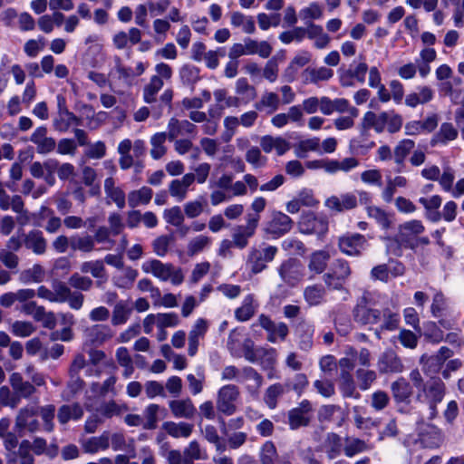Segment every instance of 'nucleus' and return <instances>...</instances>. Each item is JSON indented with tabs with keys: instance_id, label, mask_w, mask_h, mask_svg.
<instances>
[{
	"instance_id": "1",
	"label": "nucleus",
	"mask_w": 464,
	"mask_h": 464,
	"mask_svg": "<svg viewBox=\"0 0 464 464\" xmlns=\"http://www.w3.org/2000/svg\"><path fill=\"white\" fill-rule=\"evenodd\" d=\"M141 269L145 274H150L162 282H170L173 285H179L184 281V274L180 267L159 259L144 261Z\"/></svg>"
},
{
	"instance_id": "2",
	"label": "nucleus",
	"mask_w": 464,
	"mask_h": 464,
	"mask_svg": "<svg viewBox=\"0 0 464 464\" xmlns=\"http://www.w3.org/2000/svg\"><path fill=\"white\" fill-rule=\"evenodd\" d=\"M446 394V385L439 378L430 379L419 393V399L429 406V418L433 420L438 415L437 406L440 404Z\"/></svg>"
},
{
	"instance_id": "3",
	"label": "nucleus",
	"mask_w": 464,
	"mask_h": 464,
	"mask_svg": "<svg viewBox=\"0 0 464 464\" xmlns=\"http://www.w3.org/2000/svg\"><path fill=\"white\" fill-rule=\"evenodd\" d=\"M278 252L275 246L262 244L258 247H253L249 251L247 264L254 274L261 273L272 262Z\"/></svg>"
},
{
	"instance_id": "4",
	"label": "nucleus",
	"mask_w": 464,
	"mask_h": 464,
	"mask_svg": "<svg viewBox=\"0 0 464 464\" xmlns=\"http://www.w3.org/2000/svg\"><path fill=\"white\" fill-rule=\"evenodd\" d=\"M372 294L366 292L358 301L354 310V321L361 324H375L382 317L381 311L371 308L372 304Z\"/></svg>"
},
{
	"instance_id": "5",
	"label": "nucleus",
	"mask_w": 464,
	"mask_h": 464,
	"mask_svg": "<svg viewBox=\"0 0 464 464\" xmlns=\"http://www.w3.org/2000/svg\"><path fill=\"white\" fill-rule=\"evenodd\" d=\"M298 229L304 235L322 237L328 231V221L323 216L312 212L304 213L298 222Z\"/></svg>"
},
{
	"instance_id": "6",
	"label": "nucleus",
	"mask_w": 464,
	"mask_h": 464,
	"mask_svg": "<svg viewBox=\"0 0 464 464\" xmlns=\"http://www.w3.org/2000/svg\"><path fill=\"white\" fill-rule=\"evenodd\" d=\"M38 413L39 407L36 405L31 404L22 408L15 419V430L20 434L24 431H37L39 430Z\"/></svg>"
},
{
	"instance_id": "7",
	"label": "nucleus",
	"mask_w": 464,
	"mask_h": 464,
	"mask_svg": "<svg viewBox=\"0 0 464 464\" xmlns=\"http://www.w3.org/2000/svg\"><path fill=\"white\" fill-rule=\"evenodd\" d=\"M260 217L257 215H246V225L237 226L232 234V244L242 249L248 244L249 238H251L258 227Z\"/></svg>"
},
{
	"instance_id": "8",
	"label": "nucleus",
	"mask_w": 464,
	"mask_h": 464,
	"mask_svg": "<svg viewBox=\"0 0 464 464\" xmlns=\"http://www.w3.org/2000/svg\"><path fill=\"white\" fill-rule=\"evenodd\" d=\"M293 226V220L281 211H274L270 219L265 224L264 231L272 238L276 239L288 233Z\"/></svg>"
},
{
	"instance_id": "9",
	"label": "nucleus",
	"mask_w": 464,
	"mask_h": 464,
	"mask_svg": "<svg viewBox=\"0 0 464 464\" xmlns=\"http://www.w3.org/2000/svg\"><path fill=\"white\" fill-rule=\"evenodd\" d=\"M238 395L239 392L235 385L228 384L221 387L218 392V410L228 416L234 414L237 410L235 401Z\"/></svg>"
},
{
	"instance_id": "10",
	"label": "nucleus",
	"mask_w": 464,
	"mask_h": 464,
	"mask_svg": "<svg viewBox=\"0 0 464 464\" xmlns=\"http://www.w3.org/2000/svg\"><path fill=\"white\" fill-rule=\"evenodd\" d=\"M259 325L267 332V340L276 343L285 340L289 333V328L285 323H276L266 314L258 317Z\"/></svg>"
},
{
	"instance_id": "11",
	"label": "nucleus",
	"mask_w": 464,
	"mask_h": 464,
	"mask_svg": "<svg viewBox=\"0 0 464 464\" xmlns=\"http://www.w3.org/2000/svg\"><path fill=\"white\" fill-rule=\"evenodd\" d=\"M367 246V239L361 234H346L339 238L340 250L347 256H360Z\"/></svg>"
},
{
	"instance_id": "12",
	"label": "nucleus",
	"mask_w": 464,
	"mask_h": 464,
	"mask_svg": "<svg viewBox=\"0 0 464 464\" xmlns=\"http://www.w3.org/2000/svg\"><path fill=\"white\" fill-rule=\"evenodd\" d=\"M439 116L436 113L428 115L424 120H413L404 125V133L407 136H418L432 132L438 126Z\"/></svg>"
},
{
	"instance_id": "13",
	"label": "nucleus",
	"mask_w": 464,
	"mask_h": 464,
	"mask_svg": "<svg viewBox=\"0 0 464 464\" xmlns=\"http://www.w3.org/2000/svg\"><path fill=\"white\" fill-rule=\"evenodd\" d=\"M425 227L420 220L412 219L400 225L398 237L405 247H412L413 239L422 234Z\"/></svg>"
},
{
	"instance_id": "14",
	"label": "nucleus",
	"mask_w": 464,
	"mask_h": 464,
	"mask_svg": "<svg viewBox=\"0 0 464 464\" xmlns=\"http://www.w3.org/2000/svg\"><path fill=\"white\" fill-rule=\"evenodd\" d=\"M312 418L311 403L304 400L296 408L292 409L288 413L289 425L293 430L308 425Z\"/></svg>"
},
{
	"instance_id": "15",
	"label": "nucleus",
	"mask_w": 464,
	"mask_h": 464,
	"mask_svg": "<svg viewBox=\"0 0 464 464\" xmlns=\"http://www.w3.org/2000/svg\"><path fill=\"white\" fill-rule=\"evenodd\" d=\"M209 327L208 322L204 318H198L188 333V353L189 356H195L200 339H203Z\"/></svg>"
},
{
	"instance_id": "16",
	"label": "nucleus",
	"mask_w": 464,
	"mask_h": 464,
	"mask_svg": "<svg viewBox=\"0 0 464 464\" xmlns=\"http://www.w3.org/2000/svg\"><path fill=\"white\" fill-rule=\"evenodd\" d=\"M113 332L111 328L105 324H94L85 329L84 339L86 343L92 345H102L111 339Z\"/></svg>"
},
{
	"instance_id": "17",
	"label": "nucleus",
	"mask_w": 464,
	"mask_h": 464,
	"mask_svg": "<svg viewBox=\"0 0 464 464\" xmlns=\"http://www.w3.org/2000/svg\"><path fill=\"white\" fill-rule=\"evenodd\" d=\"M324 204L331 210L343 212L357 207V196L351 192L332 196L325 200Z\"/></svg>"
},
{
	"instance_id": "18",
	"label": "nucleus",
	"mask_w": 464,
	"mask_h": 464,
	"mask_svg": "<svg viewBox=\"0 0 464 464\" xmlns=\"http://www.w3.org/2000/svg\"><path fill=\"white\" fill-rule=\"evenodd\" d=\"M195 182V175L187 173L180 179H173L169 185V191L178 202L183 201L188 192V188Z\"/></svg>"
},
{
	"instance_id": "19",
	"label": "nucleus",
	"mask_w": 464,
	"mask_h": 464,
	"mask_svg": "<svg viewBox=\"0 0 464 464\" xmlns=\"http://www.w3.org/2000/svg\"><path fill=\"white\" fill-rule=\"evenodd\" d=\"M350 274L351 270L348 263L344 260H338L334 265L333 273L324 276L325 284L329 287L339 289Z\"/></svg>"
},
{
	"instance_id": "20",
	"label": "nucleus",
	"mask_w": 464,
	"mask_h": 464,
	"mask_svg": "<svg viewBox=\"0 0 464 464\" xmlns=\"http://www.w3.org/2000/svg\"><path fill=\"white\" fill-rule=\"evenodd\" d=\"M30 140L36 145L37 152L40 154H47L52 152L55 147V140L47 136V128L40 126L34 130Z\"/></svg>"
},
{
	"instance_id": "21",
	"label": "nucleus",
	"mask_w": 464,
	"mask_h": 464,
	"mask_svg": "<svg viewBox=\"0 0 464 464\" xmlns=\"http://www.w3.org/2000/svg\"><path fill=\"white\" fill-rule=\"evenodd\" d=\"M377 367L380 372L382 373L401 372L403 371V364L400 357L392 350L385 351L381 354Z\"/></svg>"
},
{
	"instance_id": "22",
	"label": "nucleus",
	"mask_w": 464,
	"mask_h": 464,
	"mask_svg": "<svg viewBox=\"0 0 464 464\" xmlns=\"http://www.w3.org/2000/svg\"><path fill=\"white\" fill-rule=\"evenodd\" d=\"M281 279L287 285H295L302 277L300 265L295 259L285 260L278 267Z\"/></svg>"
},
{
	"instance_id": "23",
	"label": "nucleus",
	"mask_w": 464,
	"mask_h": 464,
	"mask_svg": "<svg viewBox=\"0 0 464 464\" xmlns=\"http://www.w3.org/2000/svg\"><path fill=\"white\" fill-rule=\"evenodd\" d=\"M23 241L24 246L35 255H44L46 251L47 241L40 230H30L27 234L24 235Z\"/></svg>"
},
{
	"instance_id": "24",
	"label": "nucleus",
	"mask_w": 464,
	"mask_h": 464,
	"mask_svg": "<svg viewBox=\"0 0 464 464\" xmlns=\"http://www.w3.org/2000/svg\"><path fill=\"white\" fill-rule=\"evenodd\" d=\"M81 445L83 451L89 454L105 451L110 447V432L104 431L100 436L83 439L81 440Z\"/></svg>"
},
{
	"instance_id": "25",
	"label": "nucleus",
	"mask_w": 464,
	"mask_h": 464,
	"mask_svg": "<svg viewBox=\"0 0 464 464\" xmlns=\"http://www.w3.org/2000/svg\"><path fill=\"white\" fill-rule=\"evenodd\" d=\"M385 119V111L378 114L372 111L365 112L360 124L361 131L363 133L369 130H373L376 133H382Z\"/></svg>"
},
{
	"instance_id": "26",
	"label": "nucleus",
	"mask_w": 464,
	"mask_h": 464,
	"mask_svg": "<svg viewBox=\"0 0 464 464\" xmlns=\"http://www.w3.org/2000/svg\"><path fill=\"white\" fill-rule=\"evenodd\" d=\"M434 91L427 85L417 87V91L410 92L405 96L404 103L410 108H416L420 104H425L432 101Z\"/></svg>"
},
{
	"instance_id": "27",
	"label": "nucleus",
	"mask_w": 464,
	"mask_h": 464,
	"mask_svg": "<svg viewBox=\"0 0 464 464\" xmlns=\"http://www.w3.org/2000/svg\"><path fill=\"white\" fill-rule=\"evenodd\" d=\"M334 76V71L324 66L307 67L302 72L304 83L318 84L320 82H326Z\"/></svg>"
},
{
	"instance_id": "28",
	"label": "nucleus",
	"mask_w": 464,
	"mask_h": 464,
	"mask_svg": "<svg viewBox=\"0 0 464 464\" xmlns=\"http://www.w3.org/2000/svg\"><path fill=\"white\" fill-rule=\"evenodd\" d=\"M458 138V130L450 122H443L430 140L431 146H445Z\"/></svg>"
},
{
	"instance_id": "29",
	"label": "nucleus",
	"mask_w": 464,
	"mask_h": 464,
	"mask_svg": "<svg viewBox=\"0 0 464 464\" xmlns=\"http://www.w3.org/2000/svg\"><path fill=\"white\" fill-rule=\"evenodd\" d=\"M169 406L176 418L191 419L197 411L192 401L188 398L171 401Z\"/></svg>"
},
{
	"instance_id": "30",
	"label": "nucleus",
	"mask_w": 464,
	"mask_h": 464,
	"mask_svg": "<svg viewBox=\"0 0 464 464\" xmlns=\"http://www.w3.org/2000/svg\"><path fill=\"white\" fill-rule=\"evenodd\" d=\"M260 146L266 153L276 151L277 155L285 154L290 149L289 143L282 137L263 136L260 140Z\"/></svg>"
},
{
	"instance_id": "31",
	"label": "nucleus",
	"mask_w": 464,
	"mask_h": 464,
	"mask_svg": "<svg viewBox=\"0 0 464 464\" xmlns=\"http://www.w3.org/2000/svg\"><path fill=\"white\" fill-rule=\"evenodd\" d=\"M419 202L425 208V216L429 220L432 222H438L440 220V213L438 209L441 206L442 198L440 195L421 197L419 198Z\"/></svg>"
},
{
	"instance_id": "32",
	"label": "nucleus",
	"mask_w": 464,
	"mask_h": 464,
	"mask_svg": "<svg viewBox=\"0 0 464 464\" xmlns=\"http://www.w3.org/2000/svg\"><path fill=\"white\" fill-rule=\"evenodd\" d=\"M312 59V54L307 51H300L295 54L288 67L285 71V77L288 82L295 80L298 69L308 64Z\"/></svg>"
},
{
	"instance_id": "33",
	"label": "nucleus",
	"mask_w": 464,
	"mask_h": 464,
	"mask_svg": "<svg viewBox=\"0 0 464 464\" xmlns=\"http://www.w3.org/2000/svg\"><path fill=\"white\" fill-rule=\"evenodd\" d=\"M295 333L299 338L301 349H309L313 344V336L314 334V324L305 320H302L296 325Z\"/></svg>"
},
{
	"instance_id": "34",
	"label": "nucleus",
	"mask_w": 464,
	"mask_h": 464,
	"mask_svg": "<svg viewBox=\"0 0 464 464\" xmlns=\"http://www.w3.org/2000/svg\"><path fill=\"white\" fill-rule=\"evenodd\" d=\"M121 271L112 277L115 286L121 289H130L139 276L138 270L130 266H123Z\"/></svg>"
},
{
	"instance_id": "35",
	"label": "nucleus",
	"mask_w": 464,
	"mask_h": 464,
	"mask_svg": "<svg viewBox=\"0 0 464 464\" xmlns=\"http://www.w3.org/2000/svg\"><path fill=\"white\" fill-rule=\"evenodd\" d=\"M257 306L254 295L249 294L244 297L242 304L236 309L235 317L237 321L246 322L255 314Z\"/></svg>"
},
{
	"instance_id": "36",
	"label": "nucleus",
	"mask_w": 464,
	"mask_h": 464,
	"mask_svg": "<svg viewBox=\"0 0 464 464\" xmlns=\"http://www.w3.org/2000/svg\"><path fill=\"white\" fill-rule=\"evenodd\" d=\"M195 125L188 121H179L175 118L170 119L168 124V136L170 140L179 135L192 133L195 130Z\"/></svg>"
},
{
	"instance_id": "37",
	"label": "nucleus",
	"mask_w": 464,
	"mask_h": 464,
	"mask_svg": "<svg viewBox=\"0 0 464 464\" xmlns=\"http://www.w3.org/2000/svg\"><path fill=\"white\" fill-rule=\"evenodd\" d=\"M193 427L187 422L167 421L163 424L164 430L173 438H188L193 431Z\"/></svg>"
},
{
	"instance_id": "38",
	"label": "nucleus",
	"mask_w": 464,
	"mask_h": 464,
	"mask_svg": "<svg viewBox=\"0 0 464 464\" xmlns=\"http://www.w3.org/2000/svg\"><path fill=\"white\" fill-rule=\"evenodd\" d=\"M420 440L426 448H438L442 442L441 431L435 426H427L425 431L420 434Z\"/></svg>"
},
{
	"instance_id": "39",
	"label": "nucleus",
	"mask_w": 464,
	"mask_h": 464,
	"mask_svg": "<svg viewBox=\"0 0 464 464\" xmlns=\"http://www.w3.org/2000/svg\"><path fill=\"white\" fill-rule=\"evenodd\" d=\"M188 390L192 395L199 394L204 389V382L206 381L205 370L202 366L196 369V374L188 373L186 376Z\"/></svg>"
},
{
	"instance_id": "40",
	"label": "nucleus",
	"mask_w": 464,
	"mask_h": 464,
	"mask_svg": "<svg viewBox=\"0 0 464 464\" xmlns=\"http://www.w3.org/2000/svg\"><path fill=\"white\" fill-rule=\"evenodd\" d=\"M70 247L74 251L89 253L94 250V239L90 235H74L70 237Z\"/></svg>"
},
{
	"instance_id": "41",
	"label": "nucleus",
	"mask_w": 464,
	"mask_h": 464,
	"mask_svg": "<svg viewBox=\"0 0 464 464\" xmlns=\"http://www.w3.org/2000/svg\"><path fill=\"white\" fill-rule=\"evenodd\" d=\"M132 308L127 301H119L112 311L111 324L113 325L124 324L130 318Z\"/></svg>"
},
{
	"instance_id": "42",
	"label": "nucleus",
	"mask_w": 464,
	"mask_h": 464,
	"mask_svg": "<svg viewBox=\"0 0 464 464\" xmlns=\"http://www.w3.org/2000/svg\"><path fill=\"white\" fill-rule=\"evenodd\" d=\"M151 198L152 189L149 187H142L129 193L128 203L130 208H136L140 205H147Z\"/></svg>"
},
{
	"instance_id": "43",
	"label": "nucleus",
	"mask_w": 464,
	"mask_h": 464,
	"mask_svg": "<svg viewBox=\"0 0 464 464\" xmlns=\"http://www.w3.org/2000/svg\"><path fill=\"white\" fill-rule=\"evenodd\" d=\"M83 415L82 407L78 404L63 405L58 411V420L62 424L67 423L71 420H77Z\"/></svg>"
},
{
	"instance_id": "44",
	"label": "nucleus",
	"mask_w": 464,
	"mask_h": 464,
	"mask_svg": "<svg viewBox=\"0 0 464 464\" xmlns=\"http://www.w3.org/2000/svg\"><path fill=\"white\" fill-rule=\"evenodd\" d=\"M280 105L279 96L273 92H266L262 94L260 101L256 103L257 110H266L268 113H273L278 110Z\"/></svg>"
},
{
	"instance_id": "45",
	"label": "nucleus",
	"mask_w": 464,
	"mask_h": 464,
	"mask_svg": "<svg viewBox=\"0 0 464 464\" xmlns=\"http://www.w3.org/2000/svg\"><path fill=\"white\" fill-rule=\"evenodd\" d=\"M110 442L114 451H128L130 453V457H135V450L133 446V440L127 441L125 436L121 432H115L110 434Z\"/></svg>"
},
{
	"instance_id": "46",
	"label": "nucleus",
	"mask_w": 464,
	"mask_h": 464,
	"mask_svg": "<svg viewBox=\"0 0 464 464\" xmlns=\"http://www.w3.org/2000/svg\"><path fill=\"white\" fill-rule=\"evenodd\" d=\"M183 454L188 464H193L195 460H206L208 459L206 450L201 449L197 440L190 441L184 449Z\"/></svg>"
},
{
	"instance_id": "47",
	"label": "nucleus",
	"mask_w": 464,
	"mask_h": 464,
	"mask_svg": "<svg viewBox=\"0 0 464 464\" xmlns=\"http://www.w3.org/2000/svg\"><path fill=\"white\" fill-rule=\"evenodd\" d=\"M415 142L410 139H403L398 142L393 150V159L397 165H402L410 152L414 149Z\"/></svg>"
},
{
	"instance_id": "48",
	"label": "nucleus",
	"mask_w": 464,
	"mask_h": 464,
	"mask_svg": "<svg viewBox=\"0 0 464 464\" xmlns=\"http://www.w3.org/2000/svg\"><path fill=\"white\" fill-rule=\"evenodd\" d=\"M164 82L159 76H152L150 82L143 89V100L146 103L156 102L158 92L162 89Z\"/></svg>"
},
{
	"instance_id": "49",
	"label": "nucleus",
	"mask_w": 464,
	"mask_h": 464,
	"mask_svg": "<svg viewBox=\"0 0 464 464\" xmlns=\"http://www.w3.org/2000/svg\"><path fill=\"white\" fill-rule=\"evenodd\" d=\"M230 23L234 27H240L246 34H253L256 30L253 17L239 12L232 13Z\"/></svg>"
},
{
	"instance_id": "50",
	"label": "nucleus",
	"mask_w": 464,
	"mask_h": 464,
	"mask_svg": "<svg viewBox=\"0 0 464 464\" xmlns=\"http://www.w3.org/2000/svg\"><path fill=\"white\" fill-rule=\"evenodd\" d=\"M82 273H90L94 278L106 280V269L102 260H92L83 262L81 265Z\"/></svg>"
},
{
	"instance_id": "51",
	"label": "nucleus",
	"mask_w": 464,
	"mask_h": 464,
	"mask_svg": "<svg viewBox=\"0 0 464 464\" xmlns=\"http://www.w3.org/2000/svg\"><path fill=\"white\" fill-rule=\"evenodd\" d=\"M80 124V119L77 118L70 111H63L58 114V117L54 121V127L61 132L67 131L72 126H77Z\"/></svg>"
},
{
	"instance_id": "52",
	"label": "nucleus",
	"mask_w": 464,
	"mask_h": 464,
	"mask_svg": "<svg viewBox=\"0 0 464 464\" xmlns=\"http://www.w3.org/2000/svg\"><path fill=\"white\" fill-rule=\"evenodd\" d=\"M168 134L166 132H157L150 139L151 150L150 155L154 160H159L163 157L167 151L164 145Z\"/></svg>"
},
{
	"instance_id": "53",
	"label": "nucleus",
	"mask_w": 464,
	"mask_h": 464,
	"mask_svg": "<svg viewBox=\"0 0 464 464\" xmlns=\"http://www.w3.org/2000/svg\"><path fill=\"white\" fill-rule=\"evenodd\" d=\"M211 245V238L205 235L197 236L189 240L188 243V254L190 256H196L205 249L208 248Z\"/></svg>"
},
{
	"instance_id": "54",
	"label": "nucleus",
	"mask_w": 464,
	"mask_h": 464,
	"mask_svg": "<svg viewBox=\"0 0 464 464\" xmlns=\"http://www.w3.org/2000/svg\"><path fill=\"white\" fill-rule=\"evenodd\" d=\"M372 447L369 446L364 440L356 439V438H347L345 440L344 445V454L352 458L356 454L367 451L371 450Z\"/></svg>"
},
{
	"instance_id": "55",
	"label": "nucleus",
	"mask_w": 464,
	"mask_h": 464,
	"mask_svg": "<svg viewBox=\"0 0 464 464\" xmlns=\"http://www.w3.org/2000/svg\"><path fill=\"white\" fill-rule=\"evenodd\" d=\"M236 92L243 103H248L256 97V89L246 78H239L236 82Z\"/></svg>"
},
{
	"instance_id": "56",
	"label": "nucleus",
	"mask_w": 464,
	"mask_h": 464,
	"mask_svg": "<svg viewBox=\"0 0 464 464\" xmlns=\"http://www.w3.org/2000/svg\"><path fill=\"white\" fill-rule=\"evenodd\" d=\"M392 392L397 401H404L411 395V387L403 378H400L392 384Z\"/></svg>"
},
{
	"instance_id": "57",
	"label": "nucleus",
	"mask_w": 464,
	"mask_h": 464,
	"mask_svg": "<svg viewBox=\"0 0 464 464\" xmlns=\"http://www.w3.org/2000/svg\"><path fill=\"white\" fill-rule=\"evenodd\" d=\"M420 362L422 365V370L427 374H434L439 372L444 362L436 355H427L423 354Z\"/></svg>"
},
{
	"instance_id": "58",
	"label": "nucleus",
	"mask_w": 464,
	"mask_h": 464,
	"mask_svg": "<svg viewBox=\"0 0 464 464\" xmlns=\"http://www.w3.org/2000/svg\"><path fill=\"white\" fill-rule=\"evenodd\" d=\"M258 362L263 369L272 370L277 360V353L272 347H259Z\"/></svg>"
},
{
	"instance_id": "59",
	"label": "nucleus",
	"mask_w": 464,
	"mask_h": 464,
	"mask_svg": "<svg viewBox=\"0 0 464 464\" xmlns=\"http://www.w3.org/2000/svg\"><path fill=\"white\" fill-rule=\"evenodd\" d=\"M207 203L203 197L188 201L183 206L184 214L188 218H196L204 212Z\"/></svg>"
},
{
	"instance_id": "60",
	"label": "nucleus",
	"mask_w": 464,
	"mask_h": 464,
	"mask_svg": "<svg viewBox=\"0 0 464 464\" xmlns=\"http://www.w3.org/2000/svg\"><path fill=\"white\" fill-rule=\"evenodd\" d=\"M44 277V269L39 264H35L31 268L24 270L20 275V280L24 284L40 283Z\"/></svg>"
},
{
	"instance_id": "61",
	"label": "nucleus",
	"mask_w": 464,
	"mask_h": 464,
	"mask_svg": "<svg viewBox=\"0 0 464 464\" xmlns=\"http://www.w3.org/2000/svg\"><path fill=\"white\" fill-rule=\"evenodd\" d=\"M359 160L354 157L344 158L341 160L331 159V172L335 174L338 171L349 172L359 166Z\"/></svg>"
},
{
	"instance_id": "62",
	"label": "nucleus",
	"mask_w": 464,
	"mask_h": 464,
	"mask_svg": "<svg viewBox=\"0 0 464 464\" xmlns=\"http://www.w3.org/2000/svg\"><path fill=\"white\" fill-rule=\"evenodd\" d=\"M31 442L29 440H23L18 448L17 454L11 457L8 456V462H15V458L19 459L20 464H34V457L30 453Z\"/></svg>"
},
{
	"instance_id": "63",
	"label": "nucleus",
	"mask_w": 464,
	"mask_h": 464,
	"mask_svg": "<svg viewBox=\"0 0 464 464\" xmlns=\"http://www.w3.org/2000/svg\"><path fill=\"white\" fill-rule=\"evenodd\" d=\"M111 235H112L111 230L105 226H102L96 229L92 237L94 243L103 244V249L111 250L115 246V240L111 237Z\"/></svg>"
},
{
	"instance_id": "64",
	"label": "nucleus",
	"mask_w": 464,
	"mask_h": 464,
	"mask_svg": "<svg viewBox=\"0 0 464 464\" xmlns=\"http://www.w3.org/2000/svg\"><path fill=\"white\" fill-rule=\"evenodd\" d=\"M368 217L374 219L380 227L386 229L391 225V216L381 208L370 206L367 208Z\"/></svg>"
}]
</instances>
